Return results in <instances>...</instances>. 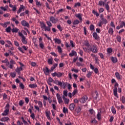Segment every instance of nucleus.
Masks as SVG:
<instances>
[{"instance_id":"nucleus-1","label":"nucleus","mask_w":125,"mask_h":125,"mask_svg":"<svg viewBox=\"0 0 125 125\" xmlns=\"http://www.w3.org/2000/svg\"><path fill=\"white\" fill-rule=\"evenodd\" d=\"M117 86H119V84L117 82L114 85V89L113 90V93L114 96H116L117 98H119V96L118 95V89L117 88Z\"/></svg>"},{"instance_id":"nucleus-2","label":"nucleus","mask_w":125,"mask_h":125,"mask_svg":"<svg viewBox=\"0 0 125 125\" xmlns=\"http://www.w3.org/2000/svg\"><path fill=\"white\" fill-rule=\"evenodd\" d=\"M89 50H90V51H92L93 53H97V52H98L97 47L95 45L90 46Z\"/></svg>"},{"instance_id":"nucleus-3","label":"nucleus","mask_w":125,"mask_h":125,"mask_svg":"<svg viewBox=\"0 0 125 125\" xmlns=\"http://www.w3.org/2000/svg\"><path fill=\"white\" fill-rule=\"evenodd\" d=\"M86 100H87V96H84L79 100V101L82 103H85Z\"/></svg>"},{"instance_id":"nucleus-4","label":"nucleus","mask_w":125,"mask_h":125,"mask_svg":"<svg viewBox=\"0 0 125 125\" xmlns=\"http://www.w3.org/2000/svg\"><path fill=\"white\" fill-rule=\"evenodd\" d=\"M43 71L46 76H48L49 75V72H50V70L48 69V67H45V69L43 68Z\"/></svg>"},{"instance_id":"nucleus-5","label":"nucleus","mask_w":125,"mask_h":125,"mask_svg":"<svg viewBox=\"0 0 125 125\" xmlns=\"http://www.w3.org/2000/svg\"><path fill=\"white\" fill-rule=\"evenodd\" d=\"M50 20L51 22L54 23V24L56 23V22L58 21V19L54 18V17H51L50 18Z\"/></svg>"},{"instance_id":"nucleus-6","label":"nucleus","mask_w":125,"mask_h":125,"mask_svg":"<svg viewBox=\"0 0 125 125\" xmlns=\"http://www.w3.org/2000/svg\"><path fill=\"white\" fill-rule=\"evenodd\" d=\"M21 24L22 26H24V27H29V23L27 22L25 20L21 21Z\"/></svg>"},{"instance_id":"nucleus-7","label":"nucleus","mask_w":125,"mask_h":125,"mask_svg":"<svg viewBox=\"0 0 125 125\" xmlns=\"http://www.w3.org/2000/svg\"><path fill=\"white\" fill-rule=\"evenodd\" d=\"M8 24H10V22L7 21V22H4V23H0V25H1V26H2V27H4V28H6V27H7V25H8Z\"/></svg>"},{"instance_id":"nucleus-8","label":"nucleus","mask_w":125,"mask_h":125,"mask_svg":"<svg viewBox=\"0 0 125 125\" xmlns=\"http://www.w3.org/2000/svg\"><path fill=\"white\" fill-rule=\"evenodd\" d=\"M8 112H9V109L8 108L6 109L4 112L2 114V116H7L8 115Z\"/></svg>"},{"instance_id":"nucleus-9","label":"nucleus","mask_w":125,"mask_h":125,"mask_svg":"<svg viewBox=\"0 0 125 125\" xmlns=\"http://www.w3.org/2000/svg\"><path fill=\"white\" fill-rule=\"evenodd\" d=\"M77 56V52L75 51L74 50H72L71 53H69V56Z\"/></svg>"},{"instance_id":"nucleus-10","label":"nucleus","mask_w":125,"mask_h":125,"mask_svg":"<svg viewBox=\"0 0 125 125\" xmlns=\"http://www.w3.org/2000/svg\"><path fill=\"white\" fill-rule=\"evenodd\" d=\"M69 109L71 111H73L75 109V104H71L69 105Z\"/></svg>"},{"instance_id":"nucleus-11","label":"nucleus","mask_w":125,"mask_h":125,"mask_svg":"<svg viewBox=\"0 0 125 125\" xmlns=\"http://www.w3.org/2000/svg\"><path fill=\"white\" fill-rule=\"evenodd\" d=\"M93 37L94 38L95 40H98V38H99V36H98V35H97V33L95 32L93 33Z\"/></svg>"},{"instance_id":"nucleus-12","label":"nucleus","mask_w":125,"mask_h":125,"mask_svg":"<svg viewBox=\"0 0 125 125\" xmlns=\"http://www.w3.org/2000/svg\"><path fill=\"white\" fill-rule=\"evenodd\" d=\"M54 40L55 41V43H58V44H60V43H61V40H60V39L55 38L54 39Z\"/></svg>"},{"instance_id":"nucleus-13","label":"nucleus","mask_w":125,"mask_h":125,"mask_svg":"<svg viewBox=\"0 0 125 125\" xmlns=\"http://www.w3.org/2000/svg\"><path fill=\"white\" fill-rule=\"evenodd\" d=\"M83 15L81 14H76L75 15L76 17H77V18H79V20H80V21H82V16Z\"/></svg>"},{"instance_id":"nucleus-14","label":"nucleus","mask_w":125,"mask_h":125,"mask_svg":"<svg viewBox=\"0 0 125 125\" xmlns=\"http://www.w3.org/2000/svg\"><path fill=\"white\" fill-rule=\"evenodd\" d=\"M8 120H9V118L8 117H3L2 118L0 121H1V122H7V121H8Z\"/></svg>"},{"instance_id":"nucleus-15","label":"nucleus","mask_w":125,"mask_h":125,"mask_svg":"<svg viewBox=\"0 0 125 125\" xmlns=\"http://www.w3.org/2000/svg\"><path fill=\"white\" fill-rule=\"evenodd\" d=\"M93 96L94 99H95V100H96V99H97V97H98V92H97V91H95Z\"/></svg>"},{"instance_id":"nucleus-16","label":"nucleus","mask_w":125,"mask_h":125,"mask_svg":"<svg viewBox=\"0 0 125 125\" xmlns=\"http://www.w3.org/2000/svg\"><path fill=\"white\" fill-rule=\"evenodd\" d=\"M62 98L64 100L65 104H68L69 103V99L65 98V96H62Z\"/></svg>"},{"instance_id":"nucleus-17","label":"nucleus","mask_w":125,"mask_h":125,"mask_svg":"<svg viewBox=\"0 0 125 125\" xmlns=\"http://www.w3.org/2000/svg\"><path fill=\"white\" fill-rule=\"evenodd\" d=\"M45 113H46V116L47 117V119L48 120H51L50 116V112H49V111H48V112L46 111Z\"/></svg>"},{"instance_id":"nucleus-18","label":"nucleus","mask_w":125,"mask_h":125,"mask_svg":"<svg viewBox=\"0 0 125 125\" xmlns=\"http://www.w3.org/2000/svg\"><path fill=\"white\" fill-rule=\"evenodd\" d=\"M29 86L31 88H35L36 87H38V85H37L36 84H31L29 85Z\"/></svg>"},{"instance_id":"nucleus-19","label":"nucleus","mask_w":125,"mask_h":125,"mask_svg":"<svg viewBox=\"0 0 125 125\" xmlns=\"http://www.w3.org/2000/svg\"><path fill=\"white\" fill-rule=\"evenodd\" d=\"M0 8V9L3 10L4 11H6V10H7V8H8V6L6 5L5 7L1 6Z\"/></svg>"},{"instance_id":"nucleus-20","label":"nucleus","mask_w":125,"mask_h":125,"mask_svg":"<svg viewBox=\"0 0 125 125\" xmlns=\"http://www.w3.org/2000/svg\"><path fill=\"white\" fill-rule=\"evenodd\" d=\"M19 29L17 28H14L12 29V33H18Z\"/></svg>"},{"instance_id":"nucleus-21","label":"nucleus","mask_w":125,"mask_h":125,"mask_svg":"<svg viewBox=\"0 0 125 125\" xmlns=\"http://www.w3.org/2000/svg\"><path fill=\"white\" fill-rule=\"evenodd\" d=\"M21 42L24 44H27V41H26V38H25V37L22 38Z\"/></svg>"},{"instance_id":"nucleus-22","label":"nucleus","mask_w":125,"mask_h":125,"mask_svg":"<svg viewBox=\"0 0 125 125\" xmlns=\"http://www.w3.org/2000/svg\"><path fill=\"white\" fill-rule=\"evenodd\" d=\"M22 70H23V68H22V67H20V68L17 67V69H16V72H17V73H20L21 71H22Z\"/></svg>"},{"instance_id":"nucleus-23","label":"nucleus","mask_w":125,"mask_h":125,"mask_svg":"<svg viewBox=\"0 0 125 125\" xmlns=\"http://www.w3.org/2000/svg\"><path fill=\"white\" fill-rule=\"evenodd\" d=\"M111 61L113 63H117L118 62V59L116 58L112 57Z\"/></svg>"},{"instance_id":"nucleus-24","label":"nucleus","mask_w":125,"mask_h":125,"mask_svg":"<svg viewBox=\"0 0 125 125\" xmlns=\"http://www.w3.org/2000/svg\"><path fill=\"white\" fill-rule=\"evenodd\" d=\"M101 20L103 24H107V20H106V19L102 18V19Z\"/></svg>"},{"instance_id":"nucleus-25","label":"nucleus","mask_w":125,"mask_h":125,"mask_svg":"<svg viewBox=\"0 0 125 125\" xmlns=\"http://www.w3.org/2000/svg\"><path fill=\"white\" fill-rule=\"evenodd\" d=\"M108 33L109 34H110V35H113V33H114V29L112 28H110L108 30Z\"/></svg>"},{"instance_id":"nucleus-26","label":"nucleus","mask_w":125,"mask_h":125,"mask_svg":"<svg viewBox=\"0 0 125 125\" xmlns=\"http://www.w3.org/2000/svg\"><path fill=\"white\" fill-rule=\"evenodd\" d=\"M97 119L100 121V120H101V111L100 112H98L97 114Z\"/></svg>"},{"instance_id":"nucleus-27","label":"nucleus","mask_w":125,"mask_h":125,"mask_svg":"<svg viewBox=\"0 0 125 125\" xmlns=\"http://www.w3.org/2000/svg\"><path fill=\"white\" fill-rule=\"evenodd\" d=\"M116 78L118 80H121V77H120V74L118 72L115 73Z\"/></svg>"},{"instance_id":"nucleus-28","label":"nucleus","mask_w":125,"mask_h":125,"mask_svg":"<svg viewBox=\"0 0 125 125\" xmlns=\"http://www.w3.org/2000/svg\"><path fill=\"white\" fill-rule=\"evenodd\" d=\"M63 74L64 73L58 72L57 73V77H58V78H61V77H62V76H63Z\"/></svg>"},{"instance_id":"nucleus-29","label":"nucleus","mask_w":125,"mask_h":125,"mask_svg":"<svg viewBox=\"0 0 125 125\" xmlns=\"http://www.w3.org/2000/svg\"><path fill=\"white\" fill-rule=\"evenodd\" d=\"M80 23V21L78 20H76L74 21L73 22V25H78V24Z\"/></svg>"},{"instance_id":"nucleus-30","label":"nucleus","mask_w":125,"mask_h":125,"mask_svg":"<svg viewBox=\"0 0 125 125\" xmlns=\"http://www.w3.org/2000/svg\"><path fill=\"white\" fill-rule=\"evenodd\" d=\"M107 53L109 54L112 53L113 52V49H112V48H108L107 49Z\"/></svg>"},{"instance_id":"nucleus-31","label":"nucleus","mask_w":125,"mask_h":125,"mask_svg":"<svg viewBox=\"0 0 125 125\" xmlns=\"http://www.w3.org/2000/svg\"><path fill=\"white\" fill-rule=\"evenodd\" d=\"M20 87L21 88V89H24L25 88V86H24V84L23 83H20Z\"/></svg>"},{"instance_id":"nucleus-32","label":"nucleus","mask_w":125,"mask_h":125,"mask_svg":"<svg viewBox=\"0 0 125 125\" xmlns=\"http://www.w3.org/2000/svg\"><path fill=\"white\" fill-rule=\"evenodd\" d=\"M11 31V27H10V26H9L6 29V32H7V33H10Z\"/></svg>"},{"instance_id":"nucleus-33","label":"nucleus","mask_w":125,"mask_h":125,"mask_svg":"<svg viewBox=\"0 0 125 125\" xmlns=\"http://www.w3.org/2000/svg\"><path fill=\"white\" fill-rule=\"evenodd\" d=\"M52 59H49L48 60V63L49 64V65H52L53 64V62H52Z\"/></svg>"},{"instance_id":"nucleus-34","label":"nucleus","mask_w":125,"mask_h":125,"mask_svg":"<svg viewBox=\"0 0 125 125\" xmlns=\"http://www.w3.org/2000/svg\"><path fill=\"white\" fill-rule=\"evenodd\" d=\"M10 76L12 78H15V77H16V73H12V72L10 74Z\"/></svg>"},{"instance_id":"nucleus-35","label":"nucleus","mask_w":125,"mask_h":125,"mask_svg":"<svg viewBox=\"0 0 125 125\" xmlns=\"http://www.w3.org/2000/svg\"><path fill=\"white\" fill-rule=\"evenodd\" d=\"M102 4L104 6V5H105V2H103L102 0L99 1V5H100V6H101V5H102Z\"/></svg>"},{"instance_id":"nucleus-36","label":"nucleus","mask_w":125,"mask_h":125,"mask_svg":"<svg viewBox=\"0 0 125 125\" xmlns=\"http://www.w3.org/2000/svg\"><path fill=\"white\" fill-rule=\"evenodd\" d=\"M76 93H78L77 89L74 90L73 92H72V96H74Z\"/></svg>"},{"instance_id":"nucleus-37","label":"nucleus","mask_w":125,"mask_h":125,"mask_svg":"<svg viewBox=\"0 0 125 125\" xmlns=\"http://www.w3.org/2000/svg\"><path fill=\"white\" fill-rule=\"evenodd\" d=\"M90 31H94V25L93 24H91L90 26Z\"/></svg>"},{"instance_id":"nucleus-38","label":"nucleus","mask_w":125,"mask_h":125,"mask_svg":"<svg viewBox=\"0 0 125 125\" xmlns=\"http://www.w3.org/2000/svg\"><path fill=\"white\" fill-rule=\"evenodd\" d=\"M104 6L106 9V10H109L110 9V7H109V5L108 4H104Z\"/></svg>"},{"instance_id":"nucleus-39","label":"nucleus","mask_w":125,"mask_h":125,"mask_svg":"<svg viewBox=\"0 0 125 125\" xmlns=\"http://www.w3.org/2000/svg\"><path fill=\"white\" fill-rule=\"evenodd\" d=\"M44 31H48V32H50L51 30H50V27L48 26L44 28Z\"/></svg>"},{"instance_id":"nucleus-40","label":"nucleus","mask_w":125,"mask_h":125,"mask_svg":"<svg viewBox=\"0 0 125 125\" xmlns=\"http://www.w3.org/2000/svg\"><path fill=\"white\" fill-rule=\"evenodd\" d=\"M85 46H87L88 47H89L90 46V45L89 44V43L88 42V41H85Z\"/></svg>"},{"instance_id":"nucleus-41","label":"nucleus","mask_w":125,"mask_h":125,"mask_svg":"<svg viewBox=\"0 0 125 125\" xmlns=\"http://www.w3.org/2000/svg\"><path fill=\"white\" fill-rule=\"evenodd\" d=\"M111 111L113 114H116V111L115 110V107H114V106L111 107Z\"/></svg>"},{"instance_id":"nucleus-42","label":"nucleus","mask_w":125,"mask_h":125,"mask_svg":"<svg viewBox=\"0 0 125 125\" xmlns=\"http://www.w3.org/2000/svg\"><path fill=\"white\" fill-rule=\"evenodd\" d=\"M92 74V72H89L88 73V74H87V75H86L87 78H90V77L91 76Z\"/></svg>"},{"instance_id":"nucleus-43","label":"nucleus","mask_w":125,"mask_h":125,"mask_svg":"<svg viewBox=\"0 0 125 125\" xmlns=\"http://www.w3.org/2000/svg\"><path fill=\"white\" fill-rule=\"evenodd\" d=\"M38 105H39L40 108L42 107V103L41 101L38 102Z\"/></svg>"},{"instance_id":"nucleus-44","label":"nucleus","mask_w":125,"mask_h":125,"mask_svg":"<svg viewBox=\"0 0 125 125\" xmlns=\"http://www.w3.org/2000/svg\"><path fill=\"white\" fill-rule=\"evenodd\" d=\"M68 94V91L67 90L63 91V96L67 97V94Z\"/></svg>"},{"instance_id":"nucleus-45","label":"nucleus","mask_w":125,"mask_h":125,"mask_svg":"<svg viewBox=\"0 0 125 125\" xmlns=\"http://www.w3.org/2000/svg\"><path fill=\"white\" fill-rule=\"evenodd\" d=\"M62 111L64 114H66V113L68 112V109L65 108V107H63Z\"/></svg>"},{"instance_id":"nucleus-46","label":"nucleus","mask_w":125,"mask_h":125,"mask_svg":"<svg viewBox=\"0 0 125 125\" xmlns=\"http://www.w3.org/2000/svg\"><path fill=\"white\" fill-rule=\"evenodd\" d=\"M58 52H60V53H61V52H62V49L61 48V47L60 46H58Z\"/></svg>"},{"instance_id":"nucleus-47","label":"nucleus","mask_w":125,"mask_h":125,"mask_svg":"<svg viewBox=\"0 0 125 125\" xmlns=\"http://www.w3.org/2000/svg\"><path fill=\"white\" fill-rule=\"evenodd\" d=\"M46 27V26L45 25V24L44 23V22H42V23H41V28H43V29H45Z\"/></svg>"},{"instance_id":"nucleus-48","label":"nucleus","mask_w":125,"mask_h":125,"mask_svg":"<svg viewBox=\"0 0 125 125\" xmlns=\"http://www.w3.org/2000/svg\"><path fill=\"white\" fill-rule=\"evenodd\" d=\"M93 13H94L97 16V17H98V16H99V14H98V13H97V12H96L94 10H93Z\"/></svg>"},{"instance_id":"nucleus-49","label":"nucleus","mask_w":125,"mask_h":125,"mask_svg":"<svg viewBox=\"0 0 125 125\" xmlns=\"http://www.w3.org/2000/svg\"><path fill=\"white\" fill-rule=\"evenodd\" d=\"M63 11H64V9H60V10H59L57 12V14H59V13H60V12H63Z\"/></svg>"},{"instance_id":"nucleus-50","label":"nucleus","mask_w":125,"mask_h":125,"mask_svg":"<svg viewBox=\"0 0 125 125\" xmlns=\"http://www.w3.org/2000/svg\"><path fill=\"white\" fill-rule=\"evenodd\" d=\"M57 27L61 32H62V27L60 24L58 25Z\"/></svg>"},{"instance_id":"nucleus-51","label":"nucleus","mask_w":125,"mask_h":125,"mask_svg":"<svg viewBox=\"0 0 125 125\" xmlns=\"http://www.w3.org/2000/svg\"><path fill=\"white\" fill-rule=\"evenodd\" d=\"M121 101L122 103H125V96H122L121 98Z\"/></svg>"},{"instance_id":"nucleus-52","label":"nucleus","mask_w":125,"mask_h":125,"mask_svg":"<svg viewBox=\"0 0 125 125\" xmlns=\"http://www.w3.org/2000/svg\"><path fill=\"white\" fill-rule=\"evenodd\" d=\"M81 107H80V106H78V107H77V109H76V112L78 113H80V112H81Z\"/></svg>"},{"instance_id":"nucleus-53","label":"nucleus","mask_w":125,"mask_h":125,"mask_svg":"<svg viewBox=\"0 0 125 125\" xmlns=\"http://www.w3.org/2000/svg\"><path fill=\"white\" fill-rule=\"evenodd\" d=\"M39 45L41 48L43 49V47H44V45H43V43H42V42H40Z\"/></svg>"},{"instance_id":"nucleus-54","label":"nucleus","mask_w":125,"mask_h":125,"mask_svg":"<svg viewBox=\"0 0 125 125\" xmlns=\"http://www.w3.org/2000/svg\"><path fill=\"white\" fill-rule=\"evenodd\" d=\"M117 40L118 42H121V36H117Z\"/></svg>"},{"instance_id":"nucleus-55","label":"nucleus","mask_w":125,"mask_h":125,"mask_svg":"<svg viewBox=\"0 0 125 125\" xmlns=\"http://www.w3.org/2000/svg\"><path fill=\"white\" fill-rule=\"evenodd\" d=\"M77 6H81V3L80 2H77L75 3L74 5V7H77Z\"/></svg>"},{"instance_id":"nucleus-56","label":"nucleus","mask_w":125,"mask_h":125,"mask_svg":"<svg viewBox=\"0 0 125 125\" xmlns=\"http://www.w3.org/2000/svg\"><path fill=\"white\" fill-rule=\"evenodd\" d=\"M19 104L20 106H23V104H24V102H23V101L21 100L20 101Z\"/></svg>"},{"instance_id":"nucleus-57","label":"nucleus","mask_w":125,"mask_h":125,"mask_svg":"<svg viewBox=\"0 0 125 125\" xmlns=\"http://www.w3.org/2000/svg\"><path fill=\"white\" fill-rule=\"evenodd\" d=\"M46 23L48 25V27H51V26H52V24H51V22H50V21H46Z\"/></svg>"},{"instance_id":"nucleus-58","label":"nucleus","mask_w":125,"mask_h":125,"mask_svg":"<svg viewBox=\"0 0 125 125\" xmlns=\"http://www.w3.org/2000/svg\"><path fill=\"white\" fill-rule=\"evenodd\" d=\"M58 102L60 104L61 103H63V101L62 100V98H61L60 99H58Z\"/></svg>"},{"instance_id":"nucleus-59","label":"nucleus","mask_w":125,"mask_h":125,"mask_svg":"<svg viewBox=\"0 0 125 125\" xmlns=\"http://www.w3.org/2000/svg\"><path fill=\"white\" fill-rule=\"evenodd\" d=\"M70 44L71 45V47H75V45H74V42H73V41L70 40Z\"/></svg>"},{"instance_id":"nucleus-60","label":"nucleus","mask_w":125,"mask_h":125,"mask_svg":"<svg viewBox=\"0 0 125 125\" xmlns=\"http://www.w3.org/2000/svg\"><path fill=\"white\" fill-rule=\"evenodd\" d=\"M31 118H32V119H33V120L35 119V114H34V113H31V115H30Z\"/></svg>"},{"instance_id":"nucleus-61","label":"nucleus","mask_w":125,"mask_h":125,"mask_svg":"<svg viewBox=\"0 0 125 125\" xmlns=\"http://www.w3.org/2000/svg\"><path fill=\"white\" fill-rule=\"evenodd\" d=\"M94 72H95V74H97V73H98V68H94Z\"/></svg>"},{"instance_id":"nucleus-62","label":"nucleus","mask_w":125,"mask_h":125,"mask_svg":"<svg viewBox=\"0 0 125 125\" xmlns=\"http://www.w3.org/2000/svg\"><path fill=\"white\" fill-rule=\"evenodd\" d=\"M10 63H11V64L12 65H13L14 64H15V61H14L13 60L11 59V61H10Z\"/></svg>"},{"instance_id":"nucleus-63","label":"nucleus","mask_w":125,"mask_h":125,"mask_svg":"<svg viewBox=\"0 0 125 125\" xmlns=\"http://www.w3.org/2000/svg\"><path fill=\"white\" fill-rule=\"evenodd\" d=\"M14 43H15V45H16V46H19V43H18V42L17 41H14Z\"/></svg>"},{"instance_id":"nucleus-64","label":"nucleus","mask_w":125,"mask_h":125,"mask_svg":"<svg viewBox=\"0 0 125 125\" xmlns=\"http://www.w3.org/2000/svg\"><path fill=\"white\" fill-rule=\"evenodd\" d=\"M12 8H13L12 10L13 11H16V5H14L13 6V7H12Z\"/></svg>"}]
</instances>
